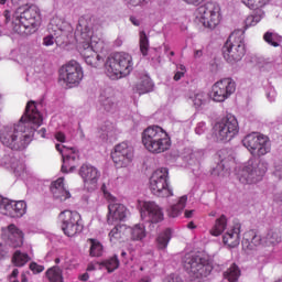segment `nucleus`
<instances>
[{
	"label": "nucleus",
	"instance_id": "obj_31",
	"mask_svg": "<svg viewBox=\"0 0 282 282\" xmlns=\"http://www.w3.org/2000/svg\"><path fill=\"white\" fill-rule=\"evenodd\" d=\"M173 235V231L171 228L165 229L159 236L156 237V248L159 250H166L169 247V241H171V237Z\"/></svg>",
	"mask_w": 282,
	"mask_h": 282
},
{
	"label": "nucleus",
	"instance_id": "obj_60",
	"mask_svg": "<svg viewBox=\"0 0 282 282\" xmlns=\"http://www.w3.org/2000/svg\"><path fill=\"white\" fill-rule=\"evenodd\" d=\"M192 155L193 158H204V150H197Z\"/></svg>",
	"mask_w": 282,
	"mask_h": 282
},
{
	"label": "nucleus",
	"instance_id": "obj_3",
	"mask_svg": "<svg viewBox=\"0 0 282 282\" xmlns=\"http://www.w3.org/2000/svg\"><path fill=\"white\" fill-rule=\"evenodd\" d=\"M19 23H13V32L17 34H34L41 26V10L34 4H23L15 12Z\"/></svg>",
	"mask_w": 282,
	"mask_h": 282
},
{
	"label": "nucleus",
	"instance_id": "obj_1",
	"mask_svg": "<svg viewBox=\"0 0 282 282\" xmlns=\"http://www.w3.org/2000/svg\"><path fill=\"white\" fill-rule=\"evenodd\" d=\"M43 124V116L36 108V101L26 104L25 111L20 120L12 126H3L0 129V142L11 151H25L36 129Z\"/></svg>",
	"mask_w": 282,
	"mask_h": 282
},
{
	"label": "nucleus",
	"instance_id": "obj_46",
	"mask_svg": "<svg viewBox=\"0 0 282 282\" xmlns=\"http://www.w3.org/2000/svg\"><path fill=\"white\" fill-rule=\"evenodd\" d=\"M30 270L34 273V274H41V272H43V270H45V267L37 264L36 262H31L30 263Z\"/></svg>",
	"mask_w": 282,
	"mask_h": 282
},
{
	"label": "nucleus",
	"instance_id": "obj_28",
	"mask_svg": "<svg viewBox=\"0 0 282 282\" xmlns=\"http://www.w3.org/2000/svg\"><path fill=\"white\" fill-rule=\"evenodd\" d=\"M82 55L84 56L85 63L88 64L90 67H95L97 69V67L102 64V57H100V55L94 52V50L89 46Z\"/></svg>",
	"mask_w": 282,
	"mask_h": 282
},
{
	"label": "nucleus",
	"instance_id": "obj_17",
	"mask_svg": "<svg viewBox=\"0 0 282 282\" xmlns=\"http://www.w3.org/2000/svg\"><path fill=\"white\" fill-rule=\"evenodd\" d=\"M24 237L23 231L14 224L2 228L1 239L4 241L6 246H10V248H21Z\"/></svg>",
	"mask_w": 282,
	"mask_h": 282
},
{
	"label": "nucleus",
	"instance_id": "obj_24",
	"mask_svg": "<svg viewBox=\"0 0 282 282\" xmlns=\"http://www.w3.org/2000/svg\"><path fill=\"white\" fill-rule=\"evenodd\" d=\"M127 219V207L122 204H110L108 206V221H124Z\"/></svg>",
	"mask_w": 282,
	"mask_h": 282
},
{
	"label": "nucleus",
	"instance_id": "obj_9",
	"mask_svg": "<svg viewBox=\"0 0 282 282\" xmlns=\"http://www.w3.org/2000/svg\"><path fill=\"white\" fill-rule=\"evenodd\" d=\"M149 184V188L155 197H172L173 189L169 188V170L166 167L155 170Z\"/></svg>",
	"mask_w": 282,
	"mask_h": 282
},
{
	"label": "nucleus",
	"instance_id": "obj_56",
	"mask_svg": "<svg viewBox=\"0 0 282 282\" xmlns=\"http://www.w3.org/2000/svg\"><path fill=\"white\" fill-rule=\"evenodd\" d=\"M164 282H184L182 278L175 276V278H166Z\"/></svg>",
	"mask_w": 282,
	"mask_h": 282
},
{
	"label": "nucleus",
	"instance_id": "obj_41",
	"mask_svg": "<svg viewBox=\"0 0 282 282\" xmlns=\"http://www.w3.org/2000/svg\"><path fill=\"white\" fill-rule=\"evenodd\" d=\"M263 39L265 43H268L269 45H272L273 47H279L282 43V36L276 33H272L270 31L264 33Z\"/></svg>",
	"mask_w": 282,
	"mask_h": 282
},
{
	"label": "nucleus",
	"instance_id": "obj_18",
	"mask_svg": "<svg viewBox=\"0 0 282 282\" xmlns=\"http://www.w3.org/2000/svg\"><path fill=\"white\" fill-rule=\"evenodd\" d=\"M28 205L24 200H9L0 196V210H7L12 217H23Z\"/></svg>",
	"mask_w": 282,
	"mask_h": 282
},
{
	"label": "nucleus",
	"instance_id": "obj_47",
	"mask_svg": "<svg viewBox=\"0 0 282 282\" xmlns=\"http://www.w3.org/2000/svg\"><path fill=\"white\" fill-rule=\"evenodd\" d=\"M54 43H56V37H54V35L48 34L43 39V45H45L46 47H50V45H54Z\"/></svg>",
	"mask_w": 282,
	"mask_h": 282
},
{
	"label": "nucleus",
	"instance_id": "obj_23",
	"mask_svg": "<svg viewBox=\"0 0 282 282\" xmlns=\"http://www.w3.org/2000/svg\"><path fill=\"white\" fill-rule=\"evenodd\" d=\"M79 158L78 153H76V149H67L66 153L62 154V173H74L76 171V166L72 162H76Z\"/></svg>",
	"mask_w": 282,
	"mask_h": 282
},
{
	"label": "nucleus",
	"instance_id": "obj_4",
	"mask_svg": "<svg viewBox=\"0 0 282 282\" xmlns=\"http://www.w3.org/2000/svg\"><path fill=\"white\" fill-rule=\"evenodd\" d=\"M142 144L150 153H164L171 149V137L160 126H150L142 132Z\"/></svg>",
	"mask_w": 282,
	"mask_h": 282
},
{
	"label": "nucleus",
	"instance_id": "obj_33",
	"mask_svg": "<svg viewBox=\"0 0 282 282\" xmlns=\"http://www.w3.org/2000/svg\"><path fill=\"white\" fill-rule=\"evenodd\" d=\"M224 276L229 282H238L239 278L241 276V269H239V265H237V263H232L230 268H228L227 271L224 272Z\"/></svg>",
	"mask_w": 282,
	"mask_h": 282
},
{
	"label": "nucleus",
	"instance_id": "obj_37",
	"mask_svg": "<svg viewBox=\"0 0 282 282\" xmlns=\"http://www.w3.org/2000/svg\"><path fill=\"white\" fill-rule=\"evenodd\" d=\"M28 261H30V256L21 252L20 250L15 251L12 257V262L17 268H23Z\"/></svg>",
	"mask_w": 282,
	"mask_h": 282
},
{
	"label": "nucleus",
	"instance_id": "obj_30",
	"mask_svg": "<svg viewBox=\"0 0 282 282\" xmlns=\"http://www.w3.org/2000/svg\"><path fill=\"white\" fill-rule=\"evenodd\" d=\"M186 202H188V196L184 195L178 199V203L175 205H172L169 209H167V215L169 217H180V215L182 214V210L184 208H186Z\"/></svg>",
	"mask_w": 282,
	"mask_h": 282
},
{
	"label": "nucleus",
	"instance_id": "obj_6",
	"mask_svg": "<svg viewBox=\"0 0 282 282\" xmlns=\"http://www.w3.org/2000/svg\"><path fill=\"white\" fill-rule=\"evenodd\" d=\"M182 263L187 274H191L194 279H204L213 272V265L199 254L186 253L182 259Z\"/></svg>",
	"mask_w": 282,
	"mask_h": 282
},
{
	"label": "nucleus",
	"instance_id": "obj_38",
	"mask_svg": "<svg viewBox=\"0 0 282 282\" xmlns=\"http://www.w3.org/2000/svg\"><path fill=\"white\" fill-rule=\"evenodd\" d=\"M101 268H106L109 274L115 270H118V268H120V260H118V256L115 254L112 258L101 261Z\"/></svg>",
	"mask_w": 282,
	"mask_h": 282
},
{
	"label": "nucleus",
	"instance_id": "obj_51",
	"mask_svg": "<svg viewBox=\"0 0 282 282\" xmlns=\"http://www.w3.org/2000/svg\"><path fill=\"white\" fill-rule=\"evenodd\" d=\"M206 131V123L205 122H199L197 127L195 128V133L197 135H202Z\"/></svg>",
	"mask_w": 282,
	"mask_h": 282
},
{
	"label": "nucleus",
	"instance_id": "obj_25",
	"mask_svg": "<svg viewBox=\"0 0 282 282\" xmlns=\"http://www.w3.org/2000/svg\"><path fill=\"white\" fill-rule=\"evenodd\" d=\"M241 224L236 225L230 231L223 236V243L229 248H237L240 241Z\"/></svg>",
	"mask_w": 282,
	"mask_h": 282
},
{
	"label": "nucleus",
	"instance_id": "obj_49",
	"mask_svg": "<svg viewBox=\"0 0 282 282\" xmlns=\"http://www.w3.org/2000/svg\"><path fill=\"white\" fill-rule=\"evenodd\" d=\"M126 3L130 8H138V6H142V3H147V0H126Z\"/></svg>",
	"mask_w": 282,
	"mask_h": 282
},
{
	"label": "nucleus",
	"instance_id": "obj_61",
	"mask_svg": "<svg viewBox=\"0 0 282 282\" xmlns=\"http://www.w3.org/2000/svg\"><path fill=\"white\" fill-rule=\"evenodd\" d=\"M6 254H8V251H6L3 245L0 243V259H6Z\"/></svg>",
	"mask_w": 282,
	"mask_h": 282
},
{
	"label": "nucleus",
	"instance_id": "obj_35",
	"mask_svg": "<svg viewBox=\"0 0 282 282\" xmlns=\"http://www.w3.org/2000/svg\"><path fill=\"white\" fill-rule=\"evenodd\" d=\"M147 237V230L144 225L137 224L131 228V239L132 241H142Z\"/></svg>",
	"mask_w": 282,
	"mask_h": 282
},
{
	"label": "nucleus",
	"instance_id": "obj_64",
	"mask_svg": "<svg viewBox=\"0 0 282 282\" xmlns=\"http://www.w3.org/2000/svg\"><path fill=\"white\" fill-rule=\"evenodd\" d=\"M193 213H195V210H185V217L186 219H191V217H193Z\"/></svg>",
	"mask_w": 282,
	"mask_h": 282
},
{
	"label": "nucleus",
	"instance_id": "obj_11",
	"mask_svg": "<svg viewBox=\"0 0 282 282\" xmlns=\"http://www.w3.org/2000/svg\"><path fill=\"white\" fill-rule=\"evenodd\" d=\"M242 144L252 153V155H258V158H261V155H267V153H270L272 149L270 139L256 132L247 134L242 139Z\"/></svg>",
	"mask_w": 282,
	"mask_h": 282
},
{
	"label": "nucleus",
	"instance_id": "obj_5",
	"mask_svg": "<svg viewBox=\"0 0 282 282\" xmlns=\"http://www.w3.org/2000/svg\"><path fill=\"white\" fill-rule=\"evenodd\" d=\"M105 67L109 78H122L133 72V57L129 53H115L105 62Z\"/></svg>",
	"mask_w": 282,
	"mask_h": 282
},
{
	"label": "nucleus",
	"instance_id": "obj_43",
	"mask_svg": "<svg viewBox=\"0 0 282 282\" xmlns=\"http://www.w3.org/2000/svg\"><path fill=\"white\" fill-rule=\"evenodd\" d=\"M140 52L143 56H148L149 54V36H147V32H140Z\"/></svg>",
	"mask_w": 282,
	"mask_h": 282
},
{
	"label": "nucleus",
	"instance_id": "obj_40",
	"mask_svg": "<svg viewBox=\"0 0 282 282\" xmlns=\"http://www.w3.org/2000/svg\"><path fill=\"white\" fill-rule=\"evenodd\" d=\"M282 238L279 231L269 230L264 238V246H276V243H281Z\"/></svg>",
	"mask_w": 282,
	"mask_h": 282
},
{
	"label": "nucleus",
	"instance_id": "obj_54",
	"mask_svg": "<svg viewBox=\"0 0 282 282\" xmlns=\"http://www.w3.org/2000/svg\"><path fill=\"white\" fill-rule=\"evenodd\" d=\"M130 22H131L133 25H135L137 28H140L141 23H142V21H140L138 18H135V17H133V15L130 17Z\"/></svg>",
	"mask_w": 282,
	"mask_h": 282
},
{
	"label": "nucleus",
	"instance_id": "obj_19",
	"mask_svg": "<svg viewBox=\"0 0 282 282\" xmlns=\"http://www.w3.org/2000/svg\"><path fill=\"white\" fill-rule=\"evenodd\" d=\"M217 158L220 163L212 170V175L219 177V175L224 173L226 164H228V162H232L235 158H237V153H235V150L226 148L217 152Z\"/></svg>",
	"mask_w": 282,
	"mask_h": 282
},
{
	"label": "nucleus",
	"instance_id": "obj_21",
	"mask_svg": "<svg viewBox=\"0 0 282 282\" xmlns=\"http://www.w3.org/2000/svg\"><path fill=\"white\" fill-rule=\"evenodd\" d=\"M263 243H265V239H262L261 235L254 230H249L243 235L242 248L245 250H257Z\"/></svg>",
	"mask_w": 282,
	"mask_h": 282
},
{
	"label": "nucleus",
	"instance_id": "obj_57",
	"mask_svg": "<svg viewBox=\"0 0 282 282\" xmlns=\"http://www.w3.org/2000/svg\"><path fill=\"white\" fill-rule=\"evenodd\" d=\"M55 147H56V150L58 151V153H61V155H65V153H63V149H66V151H67V149H69L65 145H61L59 143H57Z\"/></svg>",
	"mask_w": 282,
	"mask_h": 282
},
{
	"label": "nucleus",
	"instance_id": "obj_13",
	"mask_svg": "<svg viewBox=\"0 0 282 282\" xmlns=\"http://www.w3.org/2000/svg\"><path fill=\"white\" fill-rule=\"evenodd\" d=\"M235 91H237L235 80H232V78H224L213 85L209 97L215 102H224L228 100V97L232 96Z\"/></svg>",
	"mask_w": 282,
	"mask_h": 282
},
{
	"label": "nucleus",
	"instance_id": "obj_36",
	"mask_svg": "<svg viewBox=\"0 0 282 282\" xmlns=\"http://www.w3.org/2000/svg\"><path fill=\"white\" fill-rule=\"evenodd\" d=\"M46 276L51 282H63V270L55 265L46 271Z\"/></svg>",
	"mask_w": 282,
	"mask_h": 282
},
{
	"label": "nucleus",
	"instance_id": "obj_50",
	"mask_svg": "<svg viewBox=\"0 0 282 282\" xmlns=\"http://www.w3.org/2000/svg\"><path fill=\"white\" fill-rule=\"evenodd\" d=\"M102 269V264L101 262H91L88 264L87 267V271L88 272H94V270H101Z\"/></svg>",
	"mask_w": 282,
	"mask_h": 282
},
{
	"label": "nucleus",
	"instance_id": "obj_48",
	"mask_svg": "<svg viewBox=\"0 0 282 282\" xmlns=\"http://www.w3.org/2000/svg\"><path fill=\"white\" fill-rule=\"evenodd\" d=\"M59 197H54V199H59V202H65L66 199H69L72 197V194L69 191L64 188V192L58 193Z\"/></svg>",
	"mask_w": 282,
	"mask_h": 282
},
{
	"label": "nucleus",
	"instance_id": "obj_39",
	"mask_svg": "<svg viewBox=\"0 0 282 282\" xmlns=\"http://www.w3.org/2000/svg\"><path fill=\"white\" fill-rule=\"evenodd\" d=\"M89 243H90V257H102V243H100V241H98V239H94V238H89L88 239Z\"/></svg>",
	"mask_w": 282,
	"mask_h": 282
},
{
	"label": "nucleus",
	"instance_id": "obj_59",
	"mask_svg": "<svg viewBox=\"0 0 282 282\" xmlns=\"http://www.w3.org/2000/svg\"><path fill=\"white\" fill-rule=\"evenodd\" d=\"M19 276V269H14L9 278V281L12 282V279H17Z\"/></svg>",
	"mask_w": 282,
	"mask_h": 282
},
{
	"label": "nucleus",
	"instance_id": "obj_27",
	"mask_svg": "<svg viewBox=\"0 0 282 282\" xmlns=\"http://www.w3.org/2000/svg\"><path fill=\"white\" fill-rule=\"evenodd\" d=\"M99 102L102 109L107 112L113 111L116 109V97L108 89L104 90L99 96Z\"/></svg>",
	"mask_w": 282,
	"mask_h": 282
},
{
	"label": "nucleus",
	"instance_id": "obj_20",
	"mask_svg": "<svg viewBox=\"0 0 282 282\" xmlns=\"http://www.w3.org/2000/svg\"><path fill=\"white\" fill-rule=\"evenodd\" d=\"M84 184H98V180H100V172L98 169L93 166L91 164H83L78 171Z\"/></svg>",
	"mask_w": 282,
	"mask_h": 282
},
{
	"label": "nucleus",
	"instance_id": "obj_12",
	"mask_svg": "<svg viewBox=\"0 0 282 282\" xmlns=\"http://www.w3.org/2000/svg\"><path fill=\"white\" fill-rule=\"evenodd\" d=\"M84 76L83 66L74 59L59 68V80H63L67 87H78Z\"/></svg>",
	"mask_w": 282,
	"mask_h": 282
},
{
	"label": "nucleus",
	"instance_id": "obj_52",
	"mask_svg": "<svg viewBox=\"0 0 282 282\" xmlns=\"http://www.w3.org/2000/svg\"><path fill=\"white\" fill-rule=\"evenodd\" d=\"M273 175L278 177V180H282V163L275 165V171Z\"/></svg>",
	"mask_w": 282,
	"mask_h": 282
},
{
	"label": "nucleus",
	"instance_id": "obj_55",
	"mask_svg": "<svg viewBox=\"0 0 282 282\" xmlns=\"http://www.w3.org/2000/svg\"><path fill=\"white\" fill-rule=\"evenodd\" d=\"M55 140H57V142H65V133L63 132H57L55 134Z\"/></svg>",
	"mask_w": 282,
	"mask_h": 282
},
{
	"label": "nucleus",
	"instance_id": "obj_14",
	"mask_svg": "<svg viewBox=\"0 0 282 282\" xmlns=\"http://www.w3.org/2000/svg\"><path fill=\"white\" fill-rule=\"evenodd\" d=\"M59 217H64L62 220V230L66 237H76V235L83 232L80 214L78 212L64 210L59 214Z\"/></svg>",
	"mask_w": 282,
	"mask_h": 282
},
{
	"label": "nucleus",
	"instance_id": "obj_32",
	"mask_svg": "<svg viewBox=\"0 0 282 282\" xmlns=\"http://www.w3.org/2000/svg\"><path fill=\"white\" fill-rule=\"evenodd\" d=\"M153 87L154 85H153V80H151V77L144 76L143 78H141L140 83L137 84L135 90L140 95L151 94V91H153Z\"/></svg>",
	"mask_w": 282,
	"mask_h": 282
},
{
	"label": "nucleus",
	"instance_id": "obj_2",
	"mask_svg": "<svg viewBox=\"0 0 282 282\" xmlns=\"http://www.w3.org/2000/svg\"><path fill=\"white\" fill-rule=\"evenodd\" d=\"M242 3L253 11L245 20L243 28L232 32L221 48L223 57L229 65H237L246 56V31L265 17V11L261 8L268 3V0H242Z\"/></svg>",
	"mask_w": 282,
	"mask_h": 282
},
{
	"label": "nucleus",
	"instance_id": "obj_58",
	"mask_svg": "<svg viewBox=\"0 0 282 282\" xmlns=\"http://www.w3.org/2000/svg\"><path fill=\"white\" fill-rule=\"evenodd\" d=\"M3 17L6 19V23H10V19H11L10 10H4Z\"/></svg>",
	"mask_w": 282,
	"mask_h": 282
},
{
	"label": "nucleus",
	"instance_id": "obj_15",
	"mask_svg": "<svg viewBox=\"0 0 282 282\" xmlns=\"http://www.w3.org/2000/svg\"><path fill=\"white\" fill-rule=\"evenodd\" d=\"M111 158L117 169H124L133 162V147L121 142L115 147Z\"/></svg>",
	"mask_w": 282,
	"mask_h": 282
},
{
	"label": "nucleus",
	"instance_id": "obj_26",
	"mask_svg": "<svg viewBox=\"0 0 282 282\" xmlns=\"http://www.w3.org/2000/svg\"><path fill=\"white\" fill-rule=\"evenodd\" d=\"M19 159L10 155L8 151L0 150V166H4V169H11L14 173L19 171Z\"/></svg>",
	"mask_w": 282,
	"mask_h": 282
},
{
	"label": "nucleus",
	"instance_id": "obj_63",
	"mask_svg": "<svg viewBox=\"0 0 282 282\" xmlns=\"http://www.w3.org/2000/svg\"><path fill=\"white\" fill-rule=\"evenodd\" d=\"M79 279L82 280V281H89V273H84V274H82L80 276H79Z\"/></svg>",
	"mask_w": 282,
	"mask_h": 282
},
{
	"label": "nucleus",
	"instance_id": "obj_22",
	"mask_svg": "<svg viewBox=\"0 0 282 282\" xmlns=\"http://www.w3.org/2000/svg\"><path fill=\"white\" fill-rule=\"evenodd\" d=\"M94 20L91 15H83L78 20L77 32H80L84 41H89L94 36Z\"/></svg>",
	"mask_w": 282,
	"mask_h": 282
},
{
	"label": "nucleus",
	"instance_id": "obj_44",
	"mask_svg": "<svg viewBox=\"0 0 282 282\" xmlns=\"http://www.w3.org/2000/svg\"><path fill=\"white\" fill-rule=\"evenodd\" d=\"M189 100H192V102L194 104V107H196V109H199V107H202V105H206V98L204 97V94H202V93L194 94V95L189 96Z\"/></svg>",
	"mask_w": 282,
	"mask_h": 282
},
{
	"label": "nucleus",
	"instance_id": "obj_16",
	"mask_svg": "<svg viewBox=\"0 0 282 282\" xmlns=\"http://www.w3.org/2000/svg\"><path fill=\"white\" fill-rule=\"evenodd\" d=\"M140 213L141 218L147 224H160V221H164V212H162V207L156 205L155 202H143Z\"/></svg>",
	"mask_w": 282,
	"mask_h": 282
},
{
	"label": "nucleus",
	"instance_id": "obj_7",
	"mask_svg": "<svg viewBox=\"0 0 282 282\" xmlns=\"http://www.w3.org/2000/svg\"><path fill=\"white\" fill-rule=\"evenodd\" d=\"M214 133L218 142H230L239 134V121L234 115H227L214 126Z\"/></svg>",
	"mask_w": 282,
	"mask_h": 282
},
{
	"label": "nucleus",
	"instance_id": "obj_45",
	"mask_svg": "<svg viewBox=\"0 0 282 282\" xmlns=\"http://www.w3.org/2000/svg\"><path fill=\"white\" fill-rule=\"evenodd\" d=\"M120 230H122V226H116L113 229L110 230L109 232L110 241H113V239H120L121 237Z\"/></svg>",
	"mask_w": 282,
	"mask_h": 282
},
{
	"label": "nucleus",
	"instance_id": "obj_62",
	"mask_svg": "<svg viewBox=\"0 0 282 282\" xmlns=\"http://www.w3.org/2000/svg\"><path fill=\"white\" fill-rule=\"evenodd\" d=\"M184 76V72H176L174 75V80H182V77Z\"/></svg>",
	"mask_w": 282,
	"mask_h": 282
},
{
	"label": "nucleus",
	"instance_id": "obj_34",
	"mask_svg": "<svg viewBox=\"0 0 282 282\" xmlns=\"http://www.w3.org/2000/svg\"><path fill=\"white\" fill-rule=\"evenodd\" d=\"M74 39L72 31L59 30L58 35L55 37L56 45H69Z\"/></svg>",
	"mask_w": 282,
	"mask_h": 282
},
{
	"label": "nucleus",
	"instance_id": "obj_53",
	"mask_svg": "<svg viewBox=\"0 0 282 282\" xmlns=\"http://www.w3.org/2000/svg\"><path fill=\"white\" fill-rule=\"evenodd\" d=\"M185 3H188V6H202L204 1L206 0H183Z\"/></svg>",
	"mask_w": 282,
	"mask_h": 282
},
{
	"label": "nucleus",
	"instance_id": "obj_8",
	"mask_svg": "<svg viewBox=\"0 0 282 282\" xmlns=\"http://www.w3.org/2000/svg\"><path fill=\"white\" fill-rule=\"evenodd\" d=\"M268 172V163L261 160L251 159L239 174L241 184H257L263 180V175Z\"/></svg>",
	"mask_w": 282,
	"mask_h": 282
},
{
	"label": "nucleus",
	"instance_id": "obj_10",
	"mask_svg": "<svg viewBox=\"0 0 282 282\" xmlns=\"http://www.w3.org/2000/svg\"><path fill=\"white\" fill-rule=\"evenodd\" d=\"M196 17L200 19L204 28L215 30L221 21V8L217 2H207L196 9Z\"/></svg>",
	"mask_w": 282,
	"mask_h": 282
},
{
	"label": "nucleus",
	"instance_id": "obj_42",
	"mask_svg": "<svg viewBox=\"0 0 282 282\" xmlns=\"http://www.w3.org/2000/svg\"><path fill=\"white\" fill-rule=\"evenodd\" d=\"M51 192L53 193V197H61L58 194L65 193L63 178H57L51 184Z\"/></svg>",
	"mask_w": 282,
	"mask_h": 282
},
{
	"label": "nucleus",
	"instance_id": "obj_29",
	"mask_svg": "<svg viewBox=\"0 0 282 282\" xmlns=\"http://www.w3.org/2000/svg\"><path fill=\"white\" fill-rule=\"evenodd\" d=\"M226 228H228V218L226 217V215H221L219 218L216 219L209 232L213 237H219L220 235H224Z\"/></svg>",
	"mask_w": 282,
	"mask_h": 282
}]
</instances>
